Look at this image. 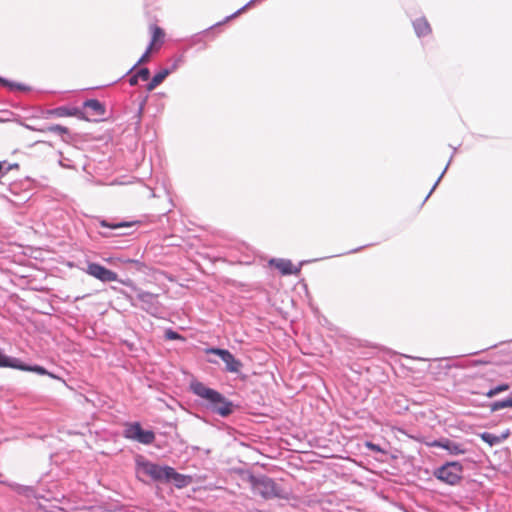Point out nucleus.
<instances>
[{"label": "nucleus", "mask_w": 512, "mask_h": 512, "mask_svg": "<svg viewBox=\"0 0 512 512\" xmlns=\"http://www.w3.org/2000/svg\"><path fill=\"white\" fill-rule=\"evenodd\" d=\"M41 132H50L54 134H58L60 136L69 135V130L67 127L59 125V124H52L48 125L42 129H40Z\"/></svg>", "instance_id": "4be33fe9"}, {"label": "nucleus", "mask_w": 512, "mask_h": 512, "mask_svg": "<svg viewBox=\"0 0 512 512\" xmlns=\"http://www.w3.org/2000/svg\"><path fill=\"white\" fill-rule=\"evenodd\" d=\"M368 246H370V244H367V245H365V246H360V247L354 248V249H352V250H350V251H347V252H345V253H342V255L357 253V252L361 251L363 248L368 247ZM338 256H341V254H339Z\"/></svg>", "instance_id": "c9c22d12"}, {"label": "nucleus", "mask_w": 512, "mask_h": 512, "mask_svg": "<svg viewBox=\"0 0 512 512\" xmlns=\"http://www.w3.org/2000/svg\"><path fill=\"white\" fill-rule=\"evenodd\" d=\"M84 271L88 275H90L104 283L112 282V281H119V282L121 281L118 279V275L116 272H114L96 262H89L87 264V268Z\"/></svg>", "instance_id": "1a4fd4ad"}, {"label": "nucleus", "mask_w": 512, "mask_h": 512, "mask_svg": "<svg viewBox=\"0 0 512 512\" xmlns=\"http://www.w3.org/2000/svg\"><path fill=\"white\" fill-rule=\"evenodd\" d=\"M478 406L483 408H488L491 413L506 409L512 408V391L505 397L501 399H496L492 401H484L478 404Z\"/></svg>", "instance_id": "ddd939ff"}, {"label": "nucleus", "mask_w": 512, "mask_h": 512, "mask_svg": "<svg viewBox=\"0 0 512 512\" xmlns=\"http://www.w3.org/2000/svg\"><path fill=\"white\" fill-rule=\"evenodd\" d=\"M256 0H250L248 3H246L243 7L232 13L231 15L226 17V20H230L241 14L247 7H249L252 3H254Z\"/></svg>", "instance_id": "473e14b6"}, {"label": "nucleus", "mask_w": 512, "mask_h": 512, "mask_svg": "<svg viewBox=\"0 0 512 512\" xmlns=\"http://www.w3.org/2000/svg\"><path fill=\"white\" fill-rule=\"evenodd\" d=\"M184 63V58L182 55L175 57L170 66L164 68L169 71V75L175 72L182 64Z\"/></svg>", "instance_id": "bb28decb"}, {"label": "nucleus", "mask_w": 512, "mask_h": 512, "mask_svg": "<svg viewBox=\"0 0 512 512\" xmlns=\"http://www.w3.org/2000/svg\"><path fill=\"white\" fill-rule=\"evenodd\" d=\"M47 114L50 117H76L88 122H97V119H92L79 107L59 106L48 110Z\"/></svg>", "instance_id": "6e6552de"}, {"label": "nucleus", "mask_w": 512, "mask_h": 512, "mask_svg": "<svg viewBox=\"0 0 512 512\" xmlns=\"http://www.w3.org/2000/svg\"><path fill=\"white\" fill-rule=\"evenodd\" d=\"M134 71H136L140 80L147 81L150 79L151 73L147 67H140L139 69L136 68Z\"/></svg>", "instance_id": "c756f323"}, {"label": "nucleus", "mask_w": 512, "mask_h": 512, "mask_svg": "<svg viewBox=\"0 0 512 512\" xmlns=\"http://www.w3.org/2000/svg\"><path fill=\"white\" fill-rule=\"evenodd\" d=\"M164 337L166 340H184V337L180 333L171 328L165 330Z\"/></svg>", "instance_id": "c85d7f7f"}, {"label": "nucleus", "mask_w": 512, "mask_h": 512, "mask_svg": "<svg viewBox=\"0 0 512 512\" xmlns=\"http://www.w3.org/2000/svg\"><path fill=\"white\" fill-rule=\"evenodd\" d=\"M131 225H132V223L126 222V221L110 222V221L105 220V219L100 221V226L101 227H105V228H109V229L126 228V227H130Z\"/></svg>", "instance_id": "393cba45"}, {"label": "nucleus", "mask_w": 512, "mask_h": 512, "mask_svg": "<svg viewBox=\"0 0 512 512\" xmlns=\"http://www.w3.org/2000/svg\"><path fill=\"white\" fill-rule=\"evenodd\" d=\"M225 363V371L238 374L241 372L243 363L237 359L230 351L221 359Z\"/></svg>", "instance_id": "dca6fc26"}, {"label": "nucleus", "mask_w": 512, "mask_h": 512, "mask_svg": "<svg viewBox=\"0 0 512 512\" xmlns=\"http://www.w3.org/2000/svg\"><path fill=\"white\" fill-rule=\"evenodd\" d=\"M158 35H163V31L161 28L156 27L154 30V38H156Z\"/></svg>", "instance_id": "e433bc0d"}, {"label": "nucleus", "mask_w": 512, "mask_h": 512, "mask_svg": "<svg viewBox=\"0 0 512 512\" xmlns=\"http://www.w3.org/2000/svg\"><path fill=\"white\" fill-rule=\"evenodd\" d=\"M419 360H422V361H426L427 359L425 358H418Z\"/></svg>", "instance_id": "c03bdc74"}, {"label": "nucleus", "mask_w": 512, "mask_h": 512, "mask_svg": "<svg viewBox=\"0 0 512 512\" xmlns=\"http://www.w3.org/2000/svg\"><path fill=\"white\" fill-rule=\"evenodd\" d=\"M120 283L131 288L135 295L123 293L125 298L130 302L131 306L138 307L153 317H160L163 306L159 301V294L145 291L135 285L131 279L120 281Z\"/></svg>", "instance_id": "f03ea898"}, {"label": "nucleus", "mask_w": 512, "mask_h": 512, "mask_svg": "<svg viewBox=\"0 0 512 512\" xmlns=\"http://www.w3.org/2000/svg\"><path fill=\"white\" fill-rule=\"evenodd\" d=\"M449 358L447 357H444V358H439L438 360H448Z\"/></svg>", "instance_id": "79ce46f5"}, {"label": "nucleus", "mask_w": 512, "mask_h": 512, "mask_svg": "<svg viewBox=\"0 0 512 512\" xmlns=\"http://www.w3.org/2000/svg\"><path fill=\"white\" fill-rule=\"evenodd\" d=\"M189 388L195 396L202 400V407L212 414L227 418L232 415L237 408V405L234 404L233 401L226 398L216 389L206 386L203 382L197 380L192 381Z\"/></svg>", "instance_id": "f257e3e1"}, {"label": "nucleus", "mask_w": 512, "mask_h": 512, "mask_svg": "<svg viewBox=\"0 0 512 512\" xmlns=\"http://www.w3.org/2000/svg\"><path fill=\"white\" fill-rule=\"evenodd\" d=\"M138 465L141 467L142 472L150 476L154 481H165L169 466H162L148 460H144L138 463Z\"/></svg>", "instance_id": "9b49d317"}, {"label": "nucleus", "mask_w": 512, "mask_h": 512, "mask_svg": "<svg viewBox=\"0 0 512 512\" xmlns=\"http://www.w3.org/2000/svg\"><path fill=\"white\" fill-rule=\"evenodd\" d=\"M14 490L19 495L25 496L27 498H38L36 490L32 486L16 484L14 487Z\"/></svg>", "instance_id": "412c9836"}, {"label": "nucleus", "mask_w": 512, "mask_h": 512, "mask_svg": "<svg viewBox=\"0 0 512 512\" xmlns=\"http://www.w3.org/2000/svg\"><path fill=\"white\" fill-rule=\"evenodd\" d=\"M509 434H510V431L506 430V432L501 434L500 436H498V438H502V442H503L509 436Z\"/></svg>", "instance_id": "58836bf2"}, {"label": "nucleus", "mask_w": 512, "mask_h": 512, "mask_svg": "<svg viewBox=\"0 0 512 512\" xmlns=\"http://www.w3.org/2000/svg\"><path fill=\"white\" fill-rule=\"evenodd\" d=\"M4 162V169H3V173L0 174L1 177H4L5 175L8 174L9 171H11L12 169H18L19 168V164L18 163H12V164H7L6 165V162Z\"/></svg>", "instance_id": "72a5a7b5"}, {"label": "nucleus", "mask_w": 512, "mask_h": 512, "mask_svg": "<svg viewBox=\"0 0 512 512\" xmlns=\"http://www.w3.org/2000/svg\"><path fill=\"white\" fill-rule=\"evenodd\" d=\"M510 389V384L506 382H501L497 384L490 383L487 385V389L484 390H471V394L482 395L487 398H494L495 396L508 391Z\"/></svg>", "instance_id": "f8f14e48"}, {"label": "nucleus", "mask_w": 512, "mask_h": 512, "mask_svg": "<svg viewBox=\"0 0 512 512\" xmlns=\"http://www.w3.org/2000/svg\"><path fill=\"white\" fill-rule=\"evenodd\" d=\"M455 152H456V148H454L453 153H452V155L450 156V159H449V161H448L447 165L445 166L444 170L442 171V173L440 174V176L438 177V179L436 180V182L434 183V185H433V186H432V188L430 189V191H429V193L427 194V196L425 197V199H424L423 203L427 201V199L431 196V194L433 193V191L436 189L437 185L439 184V182L441 181L442 177H443V176H444V174L446 173V171H447V169H448V167H449V165H450V163H451V161H452V159H453V156H454Z\"/></svg>", "instance_id": "a878e982"}, {"label": "nucleus", "mask_w": 512, "mask_h": 512, "mask_svg": "<svg viewBox=\"0 0 512 512\" xmlns=\"http://www.w3.org/2000/svg\"><path fill=\"white\" fill-rule=\"evenodd\" d=\"M464 466L459 461H447L433 470V476L442 483L455 486L463 478Z\"/></svg>", "instance_id": "39448f33"}, {"label": "nucleus", "mask_w": 512, "mask_h": 512, "mask_svg": "<svg viewBox=\"0 0 512 512\" xmlns=\"http://www.w3.org/2000/svg\"><path fill=\"white\" fill-rule=\"evenodd\" d=\"M480 438L482 441L487 443L489 446H495L497 444H500L502 442V438H498L497 435H494L490 432H483L480 434Z\"/></svg>", "instance_id": "5701e85b"}, {"label": "nucleus", "mask_w": 512, "mask_h": 512, "mask_svg": "<svg viewBox=\"0 0 512 512\" xmlns=\"http://www.w3.org/2000/svg\"><path fill=\"white\" fill-rule=\"evenodd\" d=\"M123 437L143 445H151L156 438L154 431L143 429L141 423L137 421L125 424Z\"/></svg>", "instance_id": "423d86ee"}, {"label": "nucleus", "mask_w": 512, "mask_h": 512, "mask_svg": "<svg viewBox=\"0 0 512 512\" xmlns=\"http://www.w3.org/2000/svg\"><path fill=\"white\" fill-rule=\"evenodd\" d=\"M130 74H131V76L128 79L129 85L130 86H136L138 84L140 78L137 76L136 71H133Z\"/></svg>", "instance_id": "f704fd0d"}, {"label": "nucleus", "mask_w": 512, "mask_h": 512, "mask_svg": "<svg viewBox=\"0 0 512 512\" xmlns=\"http://www.w3.org/2000/svg\"><path fill=\"white\" fill-rule=\"evenodd\" d=\"M310 260L300 261L298 266H294L289 259L285 258H272L269 260V265L277 268L282 275H299L301 271V267L307 263H310Z\"/></svg>", "instance_id": "9d476101"}, {"label": "nucleus", "mask_w": 512, "mask_h": 512, "mask_svg": "<svg viewBox=\"0 0 512 512\" xmlns=\"http://www.w3.org/2000/svg\"><path fill=\"white\" fill-rule=\"evenodd\" d=\"M425 445L427 447L442 448L452 456L463 455L468 452V449L464 443L456 442L446 437H441L439 439L425 442Z\"/></svg>", "instance_id": "0eeeda50"}, {"label": "nucleus", "mask_w": 512, "mask_h": 512, "mask_svg": "<svg viewBox=\"0 0 512 512\" xmlns=\"http://www.w3.org/2000/svg\"><path fill=\"white\" fill-rule=\"evenodd\" d=\"M416 35L421 38L431 33V27L425 17H419L412 21Z\"/></svg>", "instance_id": "f3484780"}, {"label": "nucleus", "mask_w": 512, "mask_h": 512, "mask_svg": "<svg viewBox=\"0 0 512 512\" xmlns=\"http://www.w3.org/2000/svg\"><path fill=\"white\" fill-rule=\"evenodd\" d=\"M0 85L3 87H7L11 91L19 90L23 92H28L31 90V88L25 84L8 80L2 76H0Z\"/></svg>", "instance_id": "6ab92c4d"}, {"label": "nucleus", "mask_w": 512, "mask_h": 512, "mask_svg": "<svg viewBox=\"0 0 512 512\" xmlns=\"http://www.w3.org/2000/svg\"><path fill=\"white\" fill-rule=\"evenodd\" d=\"M147 98H148V96H145L141 100V102L139 103V107H138V110H137V113H136L137 123L138 124L141 122V118H142V114H143V111H144V108H145V105H146V102H147Z\"/></svg>", "instance_id": "7c9ffc66"}, {"label": "nucleus", "mask_w": 512, "mask_h": 512, "mask_svg": "<svg viewBox=\"0 0 512 512\" xmlns=\"http://www.w3.org/2000/svg\"><path fill=\"white\" fill-rule=\"evenodd\" d=\"M0 368H11L25 372H33L41 376H49L52 379L61 381L65 386L68 387V384L65 379L61 376L48 371L45 367L38 364H27L23 362L21 359L8 356L4 353V351L0 348Z\"/></svg>", "instance_id": "20e7f679"}, {"label": "nucleus", "mask_w": 512, "mask_h": 512, "mask_svg": "<svg viewBox=\"0 0 512 512\" xmlns=\"http://www.w3.org/2000/svg\"><path fill=\"white\" fill-rule=\"evenodd\" d=\"M151 46H152V42L150 43V45L148 46V48L146 49V51L142 54V56L139 58V60L121 77L119 78L118 80H121L122 78H124L126 75H129L130 73H132L140 64L146 62L149 60V55H150V49H151Z\"/></svg>", "instance_id": "b1692460"}, {"label": "nucleus", "mask_w": 512, "mask_h": 512, "mask_svg": "<svg viewBox=\"0 0 512 512\" xmlns=\"http://www.w3.org/2000/svg\"><path fill=\"white\" fill-rule=\"evenodd\" d=\"M229 350L219 347H208L206 348L205 352L206 354H214L217 355L220 359H222Z\"/></svg>", "instance_id": "cd10ccee"}, {"label": "nucleus", "mask_w": 512, "mask_h": 512, "mask_svg": "<svg viewBox=\"0 0 512 512\" xmlns=\"http://www.w3.org/2000/svg\"><path fill=\"white\" fill-rule=\"evenodd\" d=\"M169 76V71L165 70L164 68L159 70L154 74V76L151 78V80L146 85L147 91H153L157 86H159L166 77Z\"/></svg>", "instance_id": "a211bd4d"}, {"label": "nucleus", "mask_w": 512, "mask_h": 512, "mask_svg": "<svg viewBox=\"0 0 512 512\" xmlns=\"http://www.w3.org/2000/svg\"><path fill=\"white\" fill-rule=\"evenodd\" d=\"M365 446H366L368 449H370V450H372V451H374V452H378V453H382V454H385V453H386V451H385V450H384L380 445H378V444H376V443H373V442H371V441H367V442L365 443Z\"/></svg>", "instance_id": "2f4dec72"}, {"label": "nucleus", "mask_w": 512, "mask_h": 512, "mask_svg": "<svg viewBox=\"0 0 512 512\" xmlns=\"http://www.w3.org/2000/svg\"><path fill=\"white\" fill-rule=\"evenodd\" d=\"M3 169H4V162L0 161V174L3 173Z\"/></svg>", "instance_id": "a19ab883"}, {"label": "nucleus", "mask_w": 512, "mask_h": 512, "mask_svg": "<svg viewBox=\"0 0 512 512\" xmlns=\"http://www.w3.org/2000/svg\"><path fill=\"white\" fill-rule=\"evenodd\" d=\"M247 480L253 492L265 500L275 498L288 500L290 497L291 493L287 489L265 474L254 475L250 473Z\"/></svg>", "instance_id": "7ed1b4c3"}, {"label": "nucleus", "mask_w": 512, "mask_h": 512, "mask_svg": "<svg viewBox=\"0 0 512 512\" xmlns=\"http://www.w3.org/2000/svg\"><path fill=\"white\" fill-rule=\"evenodd\" d=\"M485 363H488V361H484V360H473L471 364H472L473 366H477V365L485 364Z\"/></svg>", "instance_id": "4c0bfd02"}, {"label": "nucleus", "mask_w": 512, "mask_h": 512, "mask_svg": "<svg viewBox=\"0 0 512 512\" xmlns=\"http://www.w3.org/2000/svg\"><path fill=\"white\" fill-rule=\"evenodd\" d=\"M82 110L83 109H89L91 112L87 113V115L90 117L91 116H97V117H100V118H96L97 121H99L100 119H103L102 117L105 115L106 113V107L105 105L99 101L98 99H87L83 102L82 104Z\"/></svg>", "instance_id": "4468645a"}, {"label": "nucleus", "mask_w": 512, "mask_h": 512, "mask_svg": "<svg viewBox=\"0 0 512 512\" xmlns=\"http://www.w3.org/2000/svg\"><path fill=\"white\" fill-rule=\"evenodd\" d=\"M227 21H228V20H226V18H225L223 21H221V22H217L216 24L212 25V26H211V27H209L208 29H205V30H203L202 32L195 34V35L192 37V43H193V44H197V43H201V42H203V38H204L205 36H211V39H213V38H214V35H212L211 30H212L213 28H215V27H218V26L222 25L223 23H225V22H227Z\"/></svg>", "instance_id": "aec40b11"}, {"label": "nucleus", "mask_w": 512, "mask_h": 512, "mask_svg": "<svg viewBox=\"0 0 512 512\" xmlns=\"http://www.w3.org/2000/svg\"><path fill=\"white\" fill-rule=\"evenodd\" d=\"M479 352H473L471 353V355H477Z\"/></svg>", "instance_id": "37998d69"}, {"label": "nucleus", "mask_w": 512, "mask_h": 512, "mask_svg": "<svg viewBox=\"0 0 512 512\" xmlns=\"http://www.w3.org/2000/svg\"><path fill=\"white\" fill-rule=\"evenodd\" d=\"M165 482H172L176 488H184L191 482V477L178 473L173 467L169 466Z\"/></svg>", "instance_id": "2eb2a0df"}, {"label": "nucleus", "mask_w": 512, "mask_h": 512, "mask_svg": "<svg viewBox=\"0 0 512 512\" xmlns=\"http://www.w3.org/2000/svg\"><path fill=\"white\" fill-rule=\"evenodd\" d=\"M484 389H487V386H475L472 390H484Z\"/></svg>", "instance_id": "ea45409f"}]
</instances>
